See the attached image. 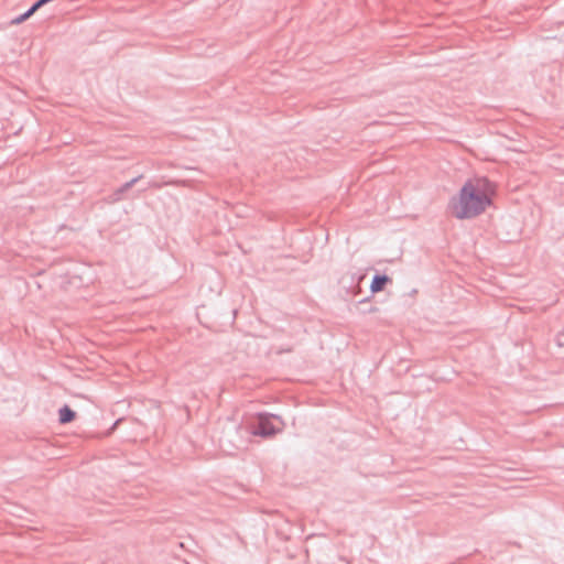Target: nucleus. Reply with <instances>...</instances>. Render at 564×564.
<instances>
[{
	"instance_id": "obj_1",
	"label": "nucleus",
	"mask_w": 564,
	"mask_h": 564,
	"mask_svg": "<svg viewBox=\"0 0 564 564\" xmlns=\"http://www.w3.org/2000/svg\"><path fill=\"white\" fill-rule=\"evenodd\" d=\"M497 185L486 176H471L447 203V213L458 220L474 219L494 205Z\"/></svg>"
},
{
	"instance_id": "obj_2",
	"label": "nucleus",
	"mask_w": 564,
	"mask_h": 564,
	"mask_svg": "<svg viewBox=\"0 0 564 564\" xmlns=\"http://www.w3.org/2000/svg\"><path fill=\"white\" fill-rule=\"evenodd\" d=\"M282 423L278 417L259 416L258 426L252 431L253 435L271 436L281 431Z\"/></svg>"
},
{
	"instance_id": "obj_3",
	"label": "nucleus",
	"mask_w": 564,
	"mask_h": 564,
	"mask_svg": "<svg viewBox=\"0 0 564 564\" xmlns=\"http://www.w3.org/2000/svg\"><path fill=\"white\" fill-rule=\"evenodd\" d=\"M390 278L387 275H376L371 282L370 290L372 293H378L384 289Z\"/></svg>"
},
{
	"instance_id": "obj_4",
	"label": "nucleus",
	"mask_w": 564,
	"mask_h": 564,
	"mask_svg": "<svg viewBox=\"0 0 564 564\" xmlns=\"http://www.w3.org/2000/svg\"><path fill=\"white\" fill-rule=\"evenodd\" d=\"M58 415H59V423L62 424H66V423H69L72 422L73 420H75L76 417V413L75 411H73L69 406L65 405L63 406L59 412H58Z\"/></svg>"
},
{
	"instance_id": "obj_5",
	"label": "nucleus",
	"mask_w": 564,
	"mask_h": 564,
	"mask_svg": "<svg viewBox=\"0 0 564 564\" xmlns=\"http://www.w3.org/2000/svg\"><path fill=\"white\" fill-rule=\"evenodd\" d=\"M39 10V8L36 7V4L34 3L32 6V8L26 11L25 13H23L22 15L15 18L12 23L13 24H20L22 22H24L25 20H28L30 17H32L36 11Z\"/></svg>"
}]
</instances>
